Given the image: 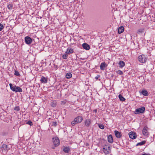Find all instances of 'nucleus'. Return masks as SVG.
<instances>
[{
	"label": "nucleus",
	"instance_id": "1",
	"mask_svg": "<svg viewBox=\"0 0 155 155\" xmlns=\"http://www.w3.org/2000/svg\"><path fill=\"white\" fill-rule=\"evenodd\" d=\"M147 59V56L145 55L142 54L139 56L138 57V61L140 63H145L146 62Z\"/></svg>",
	"mask_w": 155,
	"mask_h": 155
},
{
	"label": "nucleus",
	"instance_id": "2",
	"mask_svg": "<svg viewBox=\"0 0 155 155\" xmlns=\"http://www.w3.org/2000/svg\"><path fill=\"white\" fill-rule=\"evenodd\" d=\"M145 110V107H142L141 108L136 109L134 112V113L136 114H143Z\"/></svg>",
	"mask_w": 155,
	"mask_h": 155
},
{
	"label": "nucleus",
	"instance_id": "3",
	"mask_svg": "<svg viewBox=\"0 0 155 155\" xmlns=\"http://www.w3.org/2000/svg\"><path fill=\"white\" fill-rule=\"evenodd\" d=\"M149 130V128L147 126H144L142 130L143 134L144 135L148 137L149 135V133L148 131Z\"/></svg>",
	"mask_w": 155,
	"mask_h": 155
},
{
	"label": "nucleus",
	"instance_id": "4",
	"mask_svg": "<svg viewBox=\"0 0 155 155\" xmlns=\"http://www.w3.org/2000/svg\"><path fill=\"white\" fill-rule=\"evenodd\" d=\"M53 143L54 146L57 147L60 144V140L58 137L53 138Z\"/></svg>",
	"mask_w": 155,
	"mask_h": 155
},
{
	"label": "nucleus",
	"instance_id": "5",
	"mask_svg": "<svg viewBox=\"0 0 155 155\" xmlns=\"http://www.w3.org/2000/svg\"><path fill=\"white\" fill-rule=\"evenodd\" d=\"M25 43L28 45L31 44L32 41V38L29 36L25 37Z\"/></svg>",
	"mask_w": 155,
	"mask_h": 155
},
{
	"label": "nucleus",
	"instance_id": "6",
	"mask_svg": "<svg viewBox=\"0 0 155 155\" xmlns=\"http://www.w3.org/2000/svg\"><path fill=\"white\" fill-rule=\"evenodd\" d=\"M74 120L77 124L80 123L82 121L83 117L82 116H78L75 118Z\"/></svg>",
	"mask_w": 155,
	"mask_h": 155
},
{
	"label": "nucleus",
	"instance_id": "7",
	"mask_svg": "<svg viewBox=\"0 0 155 155\" xmlns=\"http://www.w3.org/2000/svg\"><path fill=\"white\" fill-rule=\"evenodd\" d=\"M0 149L2 151H8L10 149L7 145L4 144H2V147H0Z\"/></svg>",
	"mask_w": 155,
	"mask_h": 155
},
{
	"label": "nucleus",
	"instance_id": "8",
	"mask_svg": "<svg viewBox=\"0 0 155 155\" xmlns=\"http://www.w3.org/2000/svg\"><path fill=\"white\" fill-rule=\"evenodd\" d=\"M92 122L90 119H87L84 121V125L87 127H89L91 125Z\"/></svg>",
	"mask_w": 155,
	"mask_h": 155
},
{
	"label": "nucleus",
	"instance_id": "9",
	"mask_svg": "<svg viewBox=\"0 0 155 155\" xmlns=\"http://www.w3.org/2000/svg\"><path fill=\"white\" fill-rule=\"evenodd\" d=\"M129 136L130 138L132 139H135L137 137L136 133L132 131L129 132Z\"/></svg>",
	"mask_w": 155,
	"mask_h": 155
},
{
	"label": "nucleus",
	"instance_id": "10",
	"mask_svg": "<svg viewBox=\"0 0 155 155\" xmlns=\"http://www.w3.org/2000/svg\"><path fill=\"white\" fill-rule=\"evenodd\" d=\"M71 150V148L69 147L63 146V150L65 153H68Z\"/></svg>",
	"mask_w": 155,
	"mask_h": 155
},
{
	"label": "nucleus",
	"instance_id": "11",
	"mask_svg": "<svg viewBox=\"0 0 155 155\" xmlns=\"http://www.w3.org/2000/svg\"><path fill=\"white\" fill-rule=\"evenodd\" d=\"M114 132L117 138H120L122 137V134L120 132L116 130H115Z\"/></svg>",
	"mask_w": 155,
	"mask_h": 155
},
{
	"label": "nucleus",
	"instance_id": "12",
	"mask_svg": "<svg viewBox=\"0 0 155 155\" xmlns=\"http://www.w3.org/2000/svg\"><path fill=\"white\" fill-rule=\"evenodd\" d=\"M74 52V50L72 48L70 47H68L66 51V53L69 54H70L73 53Z\"/></svg>",
	"mask_w": 155,
	"mask_h": 155
},
{
	"label": "nucleus",
	"instance_id": "13",
	"mask_svg": "<svg viewBox=\"0 0 155 155\" xmlns=\"http://www.w3.org/2000/svg\"><path fill=\"white\" fill-rule=\"evenodd\" d=\"M107 65L105 62H104L101 63L100 65V68L101 70H104L105 68L107 67Z\"/></svg>",
	"mask_w": 155,
	"mask_h": 155
},
{
	"label": "nucleus",
	"instance_id": "14",
	"mask_svg": "<svg viewBox=\"0 0 155 155\" xmlns=\"http://www.w3.org/2000/svg\"><path fill=\"white\" fill-rule=\"evenodd\" d=\"M83 48L86 50H89L90 48V46L86 43H84L82 45Z\"/></svg>",
	"mask_w": 155,
	"mask_h": 155
},
{
	"label": "nucleus",
	"instance_id": "15",
	"mask_svg": "<svg viewBox=\"0 0 155 155\" xmlns=\"http://www.w3.org/2000/svg\"><path fill=\"white\" fill-rule=\"evenodd\" d=\"M41 82L42 83H46L48 81V79L47 78L42 76L40 80Z\"/></svg>",
	"mask_w": 155,
	"mask_h": 155
},
{
	"label": "nucleus",
	"instance_id": "16",
	"mask_svg": "<svg viewBox=\"0 0 155 155\" xmlns=\"http://www.w3.org/2000/svg\"><path fill=\"white\" fill-rule=\"evenodd\" d=\"M108 142L110 143H112L113 142V139L111 135H109L107 137Z\"/></svg>",
	"mask_w": 155,
	"mask_h": 155
},
{
	"label": "nucleus",
	"instance_id": "17",
	"mask_svg": "<svg viewBox=\"0 0 155 155\" xmlns=\"http://www.w3.org/2000/svg\"><path fill=\"white\" fill-rule=\"evenodd\" d=\"M15 87V91L14 92H21L22 91V89L19 87L16 86V87Z\"/></svg>",
	"mask_w": 155,
	"mask_h": 155
},
{
	"label": "nucleus",
	"instance_id": "18",
	"mask_svg": "<svg viewBox=\"0 0 155 155\" xmlns=\"http://www.w3.org/2000/svg\"><path fill=\"white\" fill-rule=\"evenodd\" d=\"M118 33L121 34L124 31V28L123 26H120L119 27L118 30Z\"/></svg>",
	"mask_w": 155,
	"mask_h": 155
},
{
	"label": "nucleus",
	"instance_id": "19",
	"mask_svg": "<svg viewBox=\"0 0 155 155\" xmlns=\"http://www.w3.org/2000/svg\"><path fill=\"white\" fill-rule=\"evenodd\" d=\"M120 66V67L122 68L125 66V62L122 61H120L118 63Z\"/></svg>",
	"mask_w": 155,
	"mask_h": 155
},
{
	"label": "nucleus",
	"instance_id": "20",
	"mask_svg": "<svg viewBox=\"0 0 155 155\" xmlns=\"http://www.w3.org/2000/svg\"><path fill=\"white\" fill-rule=\"evenodd\" d=\"M11 89L13 91H15V87H16V85L13 86L12 84L10 83L9 84Z\"/></svg>",
	"mask_w": 155,
	"mask_h": 155
},
{
	"label": "nucleus",
	"instance_id": "21",
	"mask_svg": "<svg viewBox=\"0 0 155 155\" xmlns=\"http://www.w3.org/2000/svg\"><path fill=\"white\" fill-rule=\"evenodd\" d=\"M141 93L145 96H147L148 94L147 91L145 89L143 90Z\"/></svg>",
	"mask_w": 155,
	"mask_h": 155
},
{
	"label": "nucleus",
	"instance_id": "22",
	"mask_svg": "<svg viewBox=\"0 0 155 155\" xmlns=\"http://www.w3.org/2000/svg\"><path fill=\"white\" fill-rule=\"evenodd\" d=\"M72 76V74L71 73H68L66 75V77L67 79L71 78Z\"/></svg>",
	"mask_w": 155,
	"mask_h": 155
},
{
	"label": "nucleus",
	"instance_id": "23",
	"mask_svg": "<svg viewBox=\"0 0 155 155\" xmlns=\"http://www.w3.org/2000/svg\"><path fill=\"white\" fill-rule=\"evenodd\" d=\"M145 143H146V141L145 140H143L140 142L138 143L137 144L136 146H141V145H143L144 144H145Z\"/></svg>",
	"mask_w": 155,
	"mask_h": 155
},
{
	"label": "nucleus",
	"instance_id": "24",
	"mask_svg": "<svg viewBox=\"0 0 155 155\" xmlns=\"http://www.w3.org/2000/svg\"><path fill=\"white\" fill-rule=\"evenodd\" d=\"M144 28H140L137 31V33L138 34H140L141 33H142L144 32Z\"/></svg>",
	"mask_w": 155,
	"mask_h": 155
},
{
	"label": "nucleus",
	"instance_id": "25",
	"mask_svg": "<svg viewBox=\"0 0 155 155\" xmlns=\"http://www.w3.org/2000/svg\"><path fill=\"white\" fill-rule=\"evenodd\" d=\"M118 97L120 100L122 101H124L125 100V99L120 94L119 95Z\"/></svg>",
	"mask_w": 155,
	"mask_h": 155
},
{
	"label": "nucleus",
	"instance_id": "26",
	"mask_svg": "<svg viewBox=\"0 0 155 155\" xmlns=\"http://www.w3.org/2000/svg\"><path fill=\"white\" fill-rule=\"evenodd\" d=\"M103 151L104 153L105 154H109V152L107 150V148H103Z\"/></svg>",
	"mask_w": 155,
	"mask_h": 155
},
{
	"label": "nucleus",
	"instance_id": "27",
	"mask_svg": "<svg viewBox=\"0 0 155 155\" xmlns=\"http://www.w3.org/2000/svg\"><path fill=\"white\" fill-rule=\"evenodd\" d=\"M116 72L120 75H122L123 74V72L120 70H118L116 71Z\"/></svg>",
	"mask_w": 155,
	"mask_h": 155
},
{
	"label": "nucleus",
	"instance_id": "28",
	"mask_svg": "<svg viewBox=\"0 0 155 155\" xmlns=\"http://www.w3.org/2000/svg\"><path fill=\"white\" fill-rule=\"evenodd\" d=\"M68 57V54L66 53L64 54H63L62 55L63 58L64 59H66Z\"/></svg>",
	"mask_w": 155,
	"mask_h": 155
},
{
	"label": "nucleus",
	"instance_id": "29",
	"mask_svg": "<svg viewBox=\"0 0 155 155\" xmlns=\"http://www.w3.org/2000/svg\"><path fill=\"white\" fill-rule=\"evenodd\" d=\"M98 126L99 127L102 129H103L104 128V125L101 124H98Z\"/></svg>",
	"mask_w": 155,
	"mask_h": 155
},
{
	"label": "nucleus",
	"instance_id": "30",
	"mask_svg": "<svg viewBox=\"0 0 155 155\" xmlns=\"http://www.w3.org/2000/svg\"><path fill=\"white\" fill-rule=\"evenodd\" d=\"M7 7L9 10H11L12 9L13 5L12 4H9L8 5Z\"/></svg>",
	"mask_w": 155,
	"mask_h": 155
},
{
	"label": "nucleus",
	"instance_id": "31",
	"mask_svg": "<svg viewBox=\"0 0 155 155\" xmlns=\"http://www.w3.org/2000/svg\"><path fill=\"white\" fill-rule=\"evenodd\" d=\"M14 110L16 111H18L20 110V108L19 106H16L14 108Z\"/></svg>",
	"mask_w": 155,
	"mask_h": 155
},
{
	"label": "nucleus",
	"instance_id": "32",
	"mask_svg": "<svg viewBox=\"0 0 155 155\" xmlns=\"http://www.w3.org/2000/svg\"><path fill=\"white\" fill-rule=\"evenodd\" d=\"M51 105L52 107H54L56 106V102L54 101H53L51 103Z\"/></svg>",
	"mask_w": 155,
	"mask_h": 155
},
{
	"label": "nucleus",
	"instance_id": "33",
	"mask_svg": "<svg viewBox=\"0 0 155 155\" xmlns=\"http://www.w3.org/2000/svg\"><path fill=\"white\" fill-rule=\"evenodd\" d=\"M4 25L1 24L0 23V31H2V30L4 28Z\"/></svg>",
	"mask_w": 155,
	"mask_h": 155
},
{
	"label": "nucleus",
	"instance_id": "34",
	"mask_svg": "<svg viewBox=\"0 0 155 155\" xmlns=\"http://www.w3.org/2000/svg\"><path fill=\"white\" fill-rule=\"evenodd\" d=\"M14 74L17 76H19L20 75L19 72L16 71H15Z\"/></svg>",
	"mask_w": 155,
	"mask_h": 155
},
{
	"label": "nucleus",
	"instance_id": "35",
	"mask_svg": "<svg viewBox=\"0 0 155 155\" xmlns=\"http://www.w3.org/2000/svg\"><path fill=\"white\" fill-rule=\"evenodd\" d=\"M27 124L29 125L30 126L33 125L32 122L31 120H29L27 123Z\"/></svg>",
	"mask_w": 155,
	"mask_h": 155
},
{
	"label": "nucleus",
	"instance_id": "36",
	"mask_svg": "<svg viewBox=\"0 0 155 155\" xmlns=\"http://www.w3.org/2000/svg\"><path fill=\"white\" fill-rule=\"evenodd\" d=\"M77 123H76V122H75V120H74L72 121L71 123V124L72 126H74L75 124H77Z\"/></svg>",
	"mask_w": 155,
	"mask_h": 155
},
{
	"label": "nucleus",
	"instance_id": "37",
	"mask_svg": "<svg viewBox=\"0 0 155 155\" xmlns=\"http://www.w3.org/2000/svg\"><path fill=\"white\" fill-rule=\"evenodd\" d=\"M52 125L54 126V127H56L57 125V123L56 122H52Z\"/></svg>",
	"mask_w": 155,
	"mask_h": 155
},
{
	"label": "nucleus",
	"instance_id": "38",
	"mask_svg": "<svg viewBox=\"0 0 155 155\" xmlns=\"http://www.w3.org/2000/svg\"><path fill=\"white\" fill-rule=\"evenodd\" d=\"M100 77V75H97L95 77V78L96 80L98 79Z\"/></svg>",
	"mask_w": 155,
	"mask_h": 155
},
{
	"label": "nucleus",
	"instance_id": "39",
	"mask_svg": "<svg viewBox=\"0 0 155 155\" xmlns=\"http://www.w3.org/2000/svg\"><path fill=\"white\" fill-rule=\"evenodd\" d=\"M2 134H2L3 135H6L7 134V132H6L5 133H2Z\"/></svg>",
	"mask_w": 155,
	"mask_h": 155
},
{
	"label": "nucleus",
	"instance_id": "40",
	"mask_svg": "<svg viewBox=\"0 0 155 155\" xmlns=\"http://www.w3.org/2000/svg\"><path fill=\"white\" fill-rule=\"evenodd\" d=\"M94 111H95V112H97V110H95Z\"/></svg>",
	"mask_w": 155,
	"mask_h": 155
},
{
	"label": "nucleus",
	"instance_id": "41",
	"mask_svg": "<svg viewBox=\"0 0 155 155\" xmlns=\"http://www.w3.org/2000/svg\"><path fill=\"white\" fill-rule=\"evenodd\" d=\"M108 148H110V147H108Z\"/></svg>",
	"mask_w": 155,
	"mask_h": 155
}]
</instances>
